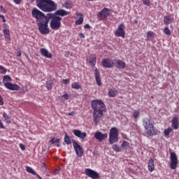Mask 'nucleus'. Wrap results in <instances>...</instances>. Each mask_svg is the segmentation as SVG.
Returning a JSON list of instances; mask_svg holds the SVG:
<instances>
[{
    "mask_svg": "<svg viewBox=\"0 0 179 179\" xmlns=\"http://www.w3.org/2000/svg\"><path fill=\"white\" fill-rule=\"evenodd\" d=\"M91 107L93 110V121L96 125L100 122L103 118L104 112H106V104L101 100L95 99L91 101Z\"/></svg>",
    "mask_w": 179,
    "mask_h": 179,
    "instance_id": "1",
    "label": "nucleus"
},
{
    "mask_svg": "<svg viewBox=\"0 0 179 179\" xmlns=\"http://www.w3.org/2000/svg\"><path fill=\"white\" fill-rule=\"evenodd\" d=\"M36 6L43 12H54L58 8L57 3L52 0H36Z\"/></svg>",
    "mask_w": 179,
    "mask_h": 179,
    "instance_id": "2",
    "label": "nucleus"
},
{
    "mask_svg": "<svg viewBox=\"0 0 179 179\" xmlns=\"http://www.w3.org/2000/svg\"><path fill=\"white\" fill-rule=\"evenodd\" d=\"M143 125L145 129V134L148 136H155L159 134V130L155 129V124L152 123V121L149 118H144L143 120Z\"/></svg>",
    "mask_w": 179,
    "mask_h": 179,
    "instance_id": "3",
    "label": "nucleus"
},
{
    "mask_svg": "<svg viewBox=\"0 0 179 179\" xmlns=\"http://www.w3.org/2000/svg\"><path fill=\"white\" fill-rule=\"evenodd\" d=\"M118 141V129L112 127L109 132V142L110 145H113Z\"/></svg>",
    "mask_w": 179,
    "mask_h": 179,
    "instance_id": "4",
    "label": "nucleus"
},
{
    "mask_svg": "<svg viewBox=\"0 0 179 179\" xmlns=\"http://www.w3.org/2000/svg\"><path fill=\"white\" fill-rule=\"evenodd\" d=\"M37 26L41 34H48L50 33V28H48V22L47 21H41L37 23Z\"/></svg>",
    "mask_w": 179,
    "mask_h": 179,
    "instance_id": "5",
    "label": "nucleus"
},
{
    "mask_svg": "<svg viewBox=\"0 0 179 179\" xmlns=\"http://www.w3.org/2000/svg\"><path fill=\"white\" fill-rule=\"evenodd\" d=\"M32 16L35 19H36V23H40V22H43L44 19H45V15L40 10L37 8H34L32 10Z\"/></svg>",
    "mask_w": 179,
    "mask_h": 179,
    "instance_id": "6",
    "label": "nucleus"
},
{
    "mask_svg": "<svg viewBox=\"0 0 179 179\" xmlns=\"http://www.w3.org/2000/svg\"><path fill=\"white\" fill-rule=\"evenodd\" d=\"M61 20H62V17L59 16L55 17V18L50 21V28L52 30H59L61 27Z\"/></svg>",
    "mask_w": 179,
    "mask_h": 179,
    "instance_id": "7",
    "label": "nucleus"
},
{
    "mask_svg": "<svg viewBox=\"0 0 179 179\" xmlns=\"http://www.w3.org/2000/svg\"><path fill=\"white\" fill-rule=\"evenodd\" d=\"M115 36H116V37H122V38L125 37V25L124 23H121L118 25L115 31Z\"/></svg>",
    "mask_w": 179,
    "mask_h": 179,
    "instance_id": "8",
    "label": "nucleus"
},
{
    "mask_svg": "<svg viewBox=\"0 0 179 179\" xmlns=\"http://www.w3.org/2000/svg\"><path fill=\"white\" fill-rule=\"evenodd\" d=\"M178 165V158L177 157V155L175 152L171 153L170 168L171 169V170H176Z\"/></svg>",
    "mask_w": 179,
    "mask_h": 179,
    "instance_id": "9",
    "label": "nucleus"
},
{
    "mask_svg": "<svg viewBox=\"0 0 179 179\" xmlns=\"http://www.w3.org/2000/svg\"><path fill=\"white\" fill-rule=\"evenodd\" d=\"M85 173L92 179H100V175L96 171L91 169H86Z\"/></svg>",
    "mask_w": 179,
    "mask_h": 179,
    "instance_id": "10",
    "label": "nucleus"
},
{
    "mask_svg": "<svg viewBox=\"0 0 179 179\" xmlns=\"http://www.w3.org/2000/svg\"><path fill=\"white\" fill-rule=\"evenodd\" d=\"M73 146L74 148V150L76 151V153L78 157H82L83 156V148L79 143H78L76 141H73Z\"/></svg>",
    "mask_w": 179,
    "mask_h": 179,
    "instance_id": "11",
    "label": "nucleus"
},
{
    "mask_svg": "<svg viewBox=\"0 0 179 179\" xmlns=\"http://www.w3.org/2000/svg\"><path fill=\"white\" fill-rule=\"evenodd\" d=\"M110 16V9L104 8L98 13V17L100 20H106Z\"/></svg>",
    "mask_w": 179,
    "mask_h": 179,
    "instance_id": "12",
    "label": "nucleus"
},
{
    "mask_svg": "<svg viewBox=\"0 0 179 179\" xmlns=\"http://www.w3.org/2000/svg\"><path fill=\"white\" fill-rule=\"evenodd\" d=\"M108 136V134L107 133L103 134L101 131H96L94 134V138L98 142H103Z\"/></svg>",
    "mask_w": 179,
    "mask_h": 179,
    "instance_id": "13",
    "label": "nucleus"
},
{
    "mask_svg": "<svg viewBox=\"0 0 179 179\" xmlns=\"http://www.w3.org/2000/svg\"><path fill=\"white\" fill-rule=\"evenodd\" d=\"M103 68H113L114 66V62L110 58H105L101 62Z\"/></svg>",
    "mask_w": 179,
    "mask_h": 179,
    "instance_id": "14",
    "label": "nucleus"
},
{
    "mask_svg": "<svg viewBox=\"0 0 179 179\" xmlns=\"http://www.w3.org/2000/svg\"><path fill=\"white\" fill-rule=\"evenodd\" d=\"M87 61L90 64V66H92V68H94V66H96L97 57L95 56V55H90L87 57Z\"/></svg>",
    "mask_w": 179,
    "mask_h": 179,
    "instance_id": "15",
    "label": "nucleus"
},
{
    "mask_svg": "<svg viewBox=\"0 0 179 179\" xmlns=\"http://www.w3.org/2000/svg\"><path fill=\"white\" fill-rule=\"evenodd\" d=\"M115 68H117V69H125L126 66H127V64L125 63V62L121 60V59H116L115 60Z\"/></svg>",
    "mask_w": 179,
    "mask_h": 179,
    "instance_id": "16",
    "label": "nucleus"
},
{
    "mask_svg": "<svg viewBox=\"0 0 179 179\" xmlns=\"http://www.w3.org/2000/svg\"><path fill=\"white\" fill-rule=\"evenodd\" d=\"M73 134L75 136H77V138H80V139H85V138L87 136L86 132H82V131L78 129H74Z\"/></svg>",
    "mask_w": 179,
    "mask_h": 179,
    "instance_id": "17",
    "label": "nucleus"
},
{
    "mask_svg": "<svg viewBox=\"0 0 179 179\" xmlns=\"http://www.w3.org/2000/svg\"><path fill=\"white\" fill-rule=\"evenodd\" d=\"M4 86L8 90H20V86L16 84H12L10 83H5Z\"/></svg>",
    "mask_w": 179,
    "mask_h": 179,
    "instance_id": "18",
    "label": "nucleus"
},
{
    "mask_svg": "<svg viewBox=\"0 0 179 179\" xmlns=\"http://www.w3.org/2000/svg\"><path fill=\"white\" fill-rule=\"evenodd\" d=\"M94 77H95L96 84L99 86H101L102 83H101V78L100 76V71H99V69H95L94 70Z\"/></svg>",
    "mask_w": 179,
    "mask_h": 179,
    "instance_id": "19",
    "label": "nucleus"
},
{
    "mask_svg": "<svg viewBox=\"0 0 179 179\" xmlns=\"http://www.w3.org/2000/svg\"><path fill=\"white\" fill-rule=\"evenodd\" d=\"M172 128L173 129H178L179 128V123H178V116L175 115L173 119H172V124H171Z\"/></svg>",
    "mask_w": 179,
    "mask_h": 179,
    "instance_id": "20",
    "label": "nucleus"
},
{
    "mask_svg": "<svg viewBox=\"0 0 179 179\" xmlns=\"http://www.w3.org/2000/svg\"><path fill=\"white\" fill-rule=\"evenodd\" d=\"M71 13V12L69 11H66L64 9H59L55 12V15L56 16H68V15H69Z\"/></svg>",
    "mask_w": 179,
    "mask_h": 179,
    "instance_id": "21",
    "label": "nucleus"
},
{
    "mask_svg": "<svg viewBox=\"0 0 179 179\" xmlns=\"http://www.w3.org/2000/svg\"><path fill=\"white\" fill-rule=\"evenodd\" d=\"M55 82H57V80H55V78H51L46 81L45 87L48 90H51V89H52V86H54V83H55Z\"/></svg>",
    "mask_w": 179,
    "mask_h": 179,
    "instance_id": "22",
    "label": "nucleus"
},
{
    "mask_svg": "<svg viewBox=\"0 0 179 179\" xmlns=\"http://www.w3.org/2000/svg\"><path fill=\"white\" fill-rule=\"evenodd\" d=\"M174 20V17H171L170 15H166L164 17V23L166 26H169V24H171Z\"/></svg>",
    "mask_w": 179,
    "mask_h": 179,
    "instance_id": "23",
    "label": "nucleus"
},
{
    "mask_svg": "<svg viewBox=\"0 0 179 179\" xmlns=\"http://www.w3.org/2000/svg\"><path fill=\"white\" fill-rule=\"evenodd\" d=\"M57 14L55 13H48L47 15H45V19L43 20L45 22H50V20H53L55 17H57Z\"/></svg>",
    "mask_w": 179,
    "mask_h": 179,
    "instance_id": "24",
    "label": "nucleus"
},
{
    "mask_svg": "<svg viewBox=\"0 0 179 179\" xmlns=\"http://www.w3.org/2000/svg\"><path fill=\"white\" fill-rule=\"evenodd\" d=\"M117 94H118V90H117V89L115 88H112L109 90L108 92V96L112 98L117 97Z\"/></svg>",
    "mask_w": 179,
    "mask_h": 179,
    "instance_id": "25",
    "label": "nucleus"
},
{
    "mask_svg": "<svg viewBox=\"0 0 179 179\" xmlns=\"http://www.w3.org/2000/svg\"><path fill=\"white\" fill-rule=\"evenodd\" d=\"M148 167L150 173L155 171V160L152 158H150Z\"/></svg>",
    "mask_w": 179,
    "mask_h": 179,
    "instance_id": "26",
    "label": "nucleus"
},
{
    "mask_svg": "<svg viewBox=\"0 0 179 179\" xmlns=\"http://www.w3.org/2000/svg\"><path fill=\"white\" fill-rule=\"evenodd\" d=\"M41 54L43 55V57H45V58H52V55L45 48L41 49Z\"/></svg>",
    "mask_w": 179,
    "mask_h": 179,
    "instance_id": "27",
    "label": "nucleus"
},
{
    "mask_svg": "<svg viewBox=\"0 0 179 179\" xmlns=\"http://www.w3.org/2000/svg\"><path fill=\"white\" fill-rule=\"evenodd\" d=\"M76 16H80L79 19H78L76 21V24H82V23H83V14H82V13H78V12H76Z\"/></svg>",
    "mask_w": 179,
    "mask_h": 179,
    "instance_id": "28",
    "label": "nucleus"
},
{
    "mask_svg": "<svg viewBox=\"0 0 179 179\" xmlns=\"http://www.w3.org/2000/svg\"><path fill=\"white\" fill-rule=\"evenodd\" d=\"M63 6H64L66 9H72V8H73V3H72L71 1H67L64 3Z\"/></svg>",
    "mask_w": 179,
    "mask_h": 179,
    "instance_id": "29",
    "label": "nucleus"
},
{
    "mask_svg": "<svg viewBox=\"0 0 179 179\" xmlns=\"http://www.w3.org/2000/svg\"><path fill=\"white\" fill-rule=\"evenodd\" d=\"M3 33L4 34V38H6V40H10V34H9V29H4Z\"/></svg>",
    "mask_w": 179,
    "mask_h": 179,
    "instance_id": "30",
    "label": "nucleus"
},
{
    "mask_svg": "<svg viewBox=\"0 0 179 179\" xmlns=\"http://www.w3.org/2000/svg\"><path fill=\"white\" fill-rule=\"evenodd\" d=\"M64 142L66 145H71V143H72V140H71V137H69V136L68 135V133L65 134Z\"/></svg>",
    "mask_w": 179,
    "mask_h": 179,
    "instance_id": "31",
    "label": "nucleus"
},
{
    "mask_svg": "<svg viewBox=\"0 0 179 179\" xmlns=\"http://www.w3.org/2000/svg\"><path fill=\"white\" fill-rule=\"evenodd\" d=\"M26 171H27V173H29L30 174H33L34 176H38V173H36V171H34V170H33V168L30 167V166H26Z\"/></svg>",
    "mask_w": 179,
    "mask_h": 179,
    "instance_id": "32",
    "label": "nucleus"
},
{
    "mask_svg": "<svg viewBox=\"0 0 179 179\" xmlns=\"http://www.w3.org/2000/svg\"><path fill=\"white\" fill-rule=\"evenodd\" d=\"M122 149L127 150L129 148V143L127 141H124L121 145Z\"/></svg>",
    "mask_w": 179,
    "mask_h": 179,
    "instance_id": "33",
    "label": "nucleus"
},
{
    "mask_svg": "<svg viewBox=\"0 0 179 179\" xmlns=\"http://www.w3.org/2000/svg\"><path fill=\"white\" fill-rule=\"evenodd\" d=\"M71 87L72 89L79 90L82 87L79 85V83L74 82L71 84Z\"/></svg>",
    "mask_w": 179,
    "mask_h": 179,
    "instance_id": "34",
    "label": "nucleus"
},
{
    "mask_svg": "<svg viewBox=\"0 0 179 179\" xmlns=\"http://www.w3.org/2000/svg\"><path fill=\"white\" fill-rule=\"evenodd\" d=\"M173 131V129L171 127H168L164 131V134L165 136H169L170 135V133Z\"/></svg>",
    "mask_w": 179,
    "mask_h": 179,
    "instance_id": "35",
    "label": "nucleus"
},
{
    "mask_svg": "<svg viewBox=\"0 0 179 179\" xmlns=\"http://www.w3.org/2000/svg\"><path fill=\"white\" fill-rule=\"evenodd\" d=\"M164 34H166V36H170L171 35V31H170V29H169V27H165L164 28Z\"/></svg>",
    "mask_w": 179,
    "mask_h": 179,
    "instance_id": "36",
    "label": "nucleus"
},
{
    "mask_svg": "<svg viewBox=\"0 0 179 179\" xmlns=\"http://www.w3.org/2000/svg\"><path fill=\"white\" fill-rule=\"evenodd\" d=\"M112 149H113L115 152H121V148H120V146H118V145L116 144H114L112 146Z\"/></svg>",
    "mask_w": 179,
    "mask_h": 179,
    "instance_id": "37",
    "label": "nucleus"
},
{
    "mask_svg": "<svg viewBox=\"0 0 179 179\" xmlns=\"http://www.w3.org/2000/svg\"><path fill=\"white\" fill-rule=\"evenodd\" d=\"M12 80V78L9 76H4L3 78V83H5V82H10Z\"/></svg>",
    "mask_w": 179,
    "mask_h": 179,
    "instance_id": "38",
    "label": "nucleus"
},
{
    "mask_svg": "<svg viewBox=\"0 0 179 179\" xmlns=\"http://www.w3.org/2000/svg\"><path fill=\"white\" fill-rule=\"evenodd\" d=\"M3 118H4L6 122H10V119L9 118V116L8 115V114H6V113H3Z\"/></svg>",
    "mask_w": 179,
    "mask_h": 179,
    "instance_id": "39",
    "label": "nucleus"
},
{
    "mask_svg": "<svg viewBox=\"0 0 179 179\" xmlns=\"http://www.w3.org/2000/svg\"><path fill=\"white\" fill-rule=\"evenodd\" d=\"M6 72H7L6 69H5V67L0 65V73H2V75H5Z\"/></svg>",
    "mask_w": 179,
    "mask_h": 179,
    "instance_id": "40",
    "label": "nucleus"
},
{
    "mask_svg": "<svg viewBox=\"0 0 179 179\" xmlns=\"http://www.w3.org/2000/svg\"><path fill=\"white\" fill-rule=\"evenodd\" d=\"M139 114H141L139 110H134V113H133L134 118H135V119L138 118L139 117Z\"/></svg>",
    "mask_w": 179,
    "mask_h": 179,
    "instance_id": "41",
    "label": "nucleus"
},
{
    "mask_svg": "<svg viewBox=\"0 0 179 179\" xmlns=\"http://www.w3.org/2000/svg\"><path fill=\"white\" fill-rule=\"evenodd\" d=\"M59 141H60L59 138H56V139L52 138L50 142L52 145H55V143H59Z\"/></svg>",
    "mask_w": 179,
    "mask_h": 179,
    "instance_id": "42",
    "label": "nucleus"
},
{
    "mask_svg": "<svg viewBox=\"0 0 179 179\" xmlns=\"http://www.w3.org/2000/svg\"><path fill=\"white\" fill-rule=\"evenodd\" d=\"M143 5L150 6V0H143Z\"/></svg>",
    "mask_w": 179,
    "mask_h": 179,
    "instance_id": "43",
    "label": "nucleus"
},
{
    "mask_svg": "<svg viewBox=\"0 0 179 179\" xmlns=\"http://www.w3.org/2000/svg\"><path fill=\"white\" fill-rule=\"evenodd\" d=\"M153 34H155V33H153V31H149L147 32V37H152V36H153Z\"/></svg>",
    "mask_w": 179,
    "mask_h": 179,
    "instance_id": "44",
    "label": "nucleus"
},
{
    "mask_svg": "<svg viewBox=\"0 0 179 179\" xmlns=\"http://www.w3.org/2000/svg\"><path fill=\"white\" fill-rule=\"evenodd\" d=\"M69 97L68 94H64L61 96V98L64 99V100H68Z\"/></svg>",
    "mask_w": 179,
    "mask_h": 179,
    "instance_id": "45",
    "label": "nucleus"
},
{
    "mask_svg": "<svg viewBox=\"0 0 179 179\" xmlns=\"http://www.w3.org/2000/svg\"><path fill=\"white\" fill-rule=\"evenodd\" d=\"M0 10L2 12V13H6V9L3 8V6H0Z\"/></svg>",
    "mask_w": 179,
    "mask_h": 179,
    "instance_id": "46",
    "label": "nucleus"
},
{
    "mask_svg": "<svg viewBox=\"0 0 179 179\" xmlns=\"http://www.w3.org/2000/svg\"><path fill=\"white\" fill-rule=\"evenodd\" d=\"M62 82L63 85H68V83H69V79H63Z\"/></svg>",
    "mask_w": 179,
    "mask_h": 179,
    "instance_id": "47",
    "label": "nucleus"
},
{
    "mask_svg": "<svg viewBox=\"0 0 179 179\" xmlns=\"http://www.w3.org/2000/svg\"><path fill=\"white\" fill-rule=\"evenodd\" d=\"M15 5H20L22 3V0H13Z\"/></svg>",
    "mask_w": 179,
    "mask_h": 179,
    "instance_id": "48",
    "label": "nucleus"
},
{
    "mask_svg": "<svg viewBox=\"0 0 179 179\" xmlns=\"http://www.w3.org/2000/svg\"><path fill=\"white\" fill-rule=\"evenodd\" d=\"M84 29H88V30H90V29H92V27H90V25L89 24H87L84 26Z\"/></svg>",
    "mask_w": 179,
    "mask_h": 179,
    "instance_id": "49",
    "label": "nucleus"
},
{
    "mask_svg": "<svg viewBox=\"0 0 179 179\" xmlns=\"http://www.w3.org/2000/svg\"><path fill=\"white\" fill-rule=\"evenodd\" d=\"M0 106H3V98L0 95Z\"/></svg>",
    "mask_w": 179,
    "mask_h": 179,
    "instance_id": "50",
    "label": "nucleus"
},
{
    "mask_svg": "<svg viewBox=\"0 0 179 179\" xmlns=\"http://www.w3.org/2000/svg\"><path fill=\"white\" fill-rule=\"evenodd\" d=\"M20 148L22 150H24V149H26V148L24 147V145L22 143L20 144Z\"/></svg>",
    "mask_w": 179,
    "mask_h": 179,
    "instance_id": "51",
    "label": "nucleus"
},
{
    "mask_svg": "<svg viewBox=\"0 0 179 179\" xmlns=\"http://www.w3.org/2000/svg\"><path fill=\"white\" fill-rule=\"evenodd\" d=\"M0 17H1V19L3 20V23H6V20H5V16H3V15H0Z\"/></svg>",
    "mask_w": 179,
    "mask_h": 179,
    "instance_id": "52",
    "label": "nucleus"
},
{
    "mask_svg": "<svg viewBox=\"0 0 179 179\" xmlns=\"http://www.w3.org/2000/svg\"><path fill=\"white\" fill-rule=\"evenodd\" d=\"M59 173V169H56L55 171H54V175L55 176H57V174Z\"/></svg>",
    "mask_w": 179,
    "mask_h": 179,
    "instance_id": "53",
    "label": "nucleus"
},
{
    "mask_svg": "<svg viewBox=\"0 0 179 179\" xmlns=\"http://www.w3.org/2000/svg\"><path fill=\"white\" fill-rule=\"evenodd\" d=\"M0 128H2L3 129H5V127L3 126V123H2V121L0 120Z\"/></svg>",
    "mask_w": 179,
    "mask_h": 179,
    "instance_id": "54",
    "label": "nucleus"
},
{
    "mask_svg": "<svg viewBox=\"0 0 179 179\" xmlns=\"http://www.w3.org/2000/svg\"><path fill=\"white\" fill-rule=\"evenodd\" d=\"M79 37H80V38H85V34L81 33L79 34Z\"/></svg>",
    "mask_w": 179,
    "mask_h": 179,
    "instance_id": "55",
    "label": "nucleus"
},
{
    "mask_svg": "<svg viewBox=\"0 0 179 179\" xmlns=\"http://www.w3.org/2000/svg\"><path fill=\"white\" fill-rule=\"evenodd\" d=\"M67 115H69V116L74 115H75V112L73 111V112L69 113Z\"/></svg>",
    "mask_w": 179,
    "mask_h": 179,
    "instance_id": "56",
    "label": "nucleus"
},
{
    "mask_svg": "<svg viewBox=\"0 0 179 179\" xmlns=\"http://www.w3.org/2000/svg\"><path fill=\"white\" fill-rule=\"evenodd\" d=\"M17 55L18 57H22V53H21L20 52H18L17 54Z\"/></svg>",
    "mask_w": 179,
    "mask_h": 179,
    "instance_id": "57",
    "label": "nucleus"
},
{
    "mask_svg": "<svg viewBox=\"0 0 179 179\" xmlns=\"http://www.w3.org/2000/svg\"><path fill=\"white\" fill-rule=\"evenodd\" d=\"M134 23H135L136 24H138V20H134Z\"/></svg>",
    "mask_w": 179,
    "mask_h": 179,
    "instance_id": "58",
    "label": "nucleus"
},
{
    "mask_svg": "<svg viewBox=\"0 0 179 179\" xmlns=\"http://www.w3.org/2000/svg\"><path fill=\"white\" fill-rule=\"evenodd\" d=\"M2 37V34H0V38Z\"/></svg>",
    "mask_w": 179,
    "mask_h": 179,
    "instance_id": "59",
    "label": "nucleus"
},
{
    "mask_svg": "<svg viewBox=\"0 0 179 179\" xmlns=\"http://www.w3.org/2000/svg\"><path fill=\"white\" fill-rule=\"evenodd\" d=\"M87 1H94V0H87Z\"/></svg>",
    "mask_w": 179,
    "mask_h": 179,
    "instance_id": "60",
    "label": "nucleus"
},
{
    "mask_svg": "<svg viewBox=\"0 0 179 179\" xmlns=\"http://www.w3.org/2000/svg\"><path fill=\"white\" fill-rule=\"evenodd\" d=\"M43 166H45V164H43Z\"/></svg>",
    "mask_w": 179,
    "mask_h": 179,
    "instance_id": "61",
    "label": "nucleus"
}]
</instances>
